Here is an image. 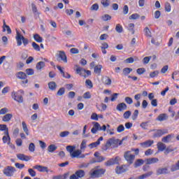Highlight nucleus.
Returning <instances> with one entry per match:
<instances>
[{
  "label": "nucleus",
  "mask_w": 179,
  "mask_h": 179,
  "mask_svg": "<svg viewBox=\"0 0 179 179\" xmlns=\"http://www.w3.org/2000/svg\"><path fill=\"white\" fill-rule=\"evenodd\" d=\"M125 141V138H123L122 141H120L118 138H109L104 146V150H108L110 148H118V146H120V145H122V142Z\"/></svg>",
  "instance_id": "obj_1"
},
{
  "label": "nucleus",
  "mask_w": 179,
  "mask_h": 179,
  "mask_svg": "<svg viewBox=\"0 0 179 179\" xmlns=\"http://www.w3.org/2000/svg\"><path fill=\"white\" fill-rule=\"evenodd\" d=\"M24 94V91L23 90H19L18 91H13L11 93V97L17 101V103H23V95Z\"/></svg>",
  "instance_id": "obj_2"
},
{
  "label": "nucleus",
  "mask_w": 179,
  "mask_h": 179,
  "mask_svg": "<svg viewBox=\"0 0 179 179\" xmlns=\"http://www.w3.org/2000/svg\"><path fill=\"white\" fill-rule=\"evenodd\" d=\"M94 127L91 129L92 134H97V131H103V132H106L107 131V126L106 124H103L102 127L100 125V124L97 122H94Z\"/></svg>",
  "instance_id": "obj_3"
},
{
  "label": "nucleus",
  "mask_w": 179,
  "mask_h": 179,
  "mask_svg": "<svg viewBox=\"0 0 179 179\" xmlns=\"http://www.w3.org/2000/svg\"><path fill=\"white\" fill-rule=\"evenodd\" d=\"M124 157L128 164H132L135 162V155L132 153V151H126L124 154Z\"/></svg>",
  "instance_id": "obj_4"
},
{
  "label": "nucleus",
  "mask_w": 179,
  "mask_h": 179,
  "mask_svg": "<svg viewBox=\"0 0 179 179\" xmlns=\"http://www.w3.org/2000/svg\"><path fill=\"white\" fill-rule=\"evenodd\" d=\"M76 71L77 72L78 75H80V76H83L84 78H87V76H90L92 75V71L89 70H86L80 66L76 65ZM83 73H87V76L83 75Z\"/></svg>",
  "instance_id": "obj_5"
},
{
  "label": "nucleus",
  "mask_w": 179,
  "mask_h": 179,
  "mask_svg": "<svg viewBox=\"0 0 179 179\" xmlns=\"http://www.w3.org/2000/svg\"><path fill=\"white\" fill-rule=\"evenodd\" d=\"M16 169L13 166H8L3 170V174L6 177H12L15 174Z\"/></svg>",
  "instance_id": "obj_6"
},
{
  "label": "nucleus",
  "mask_w": 179,
  "mask_h": 179,
  "mask_svg": "<svg viewBox=\"0 0 179 179\" xmlns=\"http://www.w3.org/2000/svg\"><path fill=\"white\" fill-rule=\"evenodd\" d=\"M120 160H121V157H120L111 158L110 159H109L106 162H105V166L108 167L110 166H114V164H118L120 163Z\"/></svg>",
  "instance_id": "obj_7"
},
{
  "label": "nucleus",
  "mask_w": 179,
  "mask_h": 179,
  "mask_svg": "<svg viewBox=\"0 0 179 179\" xmlns=\"http://www.w3.org/2000/svg\"><path fill=\"white\" fill-rule=\"evenodd\" d=\"M154 131V138H160L162 135H165V134H169V130L167 129H157V130H151Z\"/></svg>",
  "instance_id": "obj_8"
},
{
  "label": "nucleus",
  "mask_w": 179,
  "mask_h": 179,
  "mask_svg": "<svg viewBox=\"0 0 179 179\" xmlns=\"http://www.w3.org/2000/svg\"><path fill=\"white\" fill-rule=\"evenodd\" d=\"M106 173V169H100L91 172V176L93 178H99L100 176H103Z\"/></svg>",
  "instance_id": "obj_9"
},
{
  "label": "nucleus",
  "mask_w": 179,
  "mask_h": 179,
  "mask_svg": "<svg viewBox=\"0 0 179 179\" xmlns=\"http://www.w3.org/2000/svg\"><path fill=\"white\" fill-rule=\"evenodd\" d=\"M126 171H128V166L127 165L117 166L115 169L116 174H122V173H126Z\"/></svg>",
  "instance_id": "obj_10"
},
{
  "label": "nucleus",
  "mask_w": 179,
  "mask_h": 179,
  "mask_svg": "<svg viewBox=\"0 0 179 179\" xmlns=\"http://www.w3.org/2000/svg\"><path fill=\"white\" fill-rule=\"evenodd\" d=\"M81 155H82V150H74V152H73L70 156L73 159L75 158V157H77L78 159H83V158L85 157V155L80 156Z\"/></svg>",
  "instance_id": "obj_11"
},
{
  "label": "nucleus",
  "mask_w": 179,
  "mask_h": 179,
  "mask_svg": "<svg viewBox=\"0 0 179 179\" xmlns=\"http://www.w3.org/2000/svg\"><path fill=\"white\" fill-rule=\"evenodd\" d=\"M103 136H101L98 138V140L96 142L90 143L88 146L90 149H94V148H97L100 145V142L103 141Z\"/></svg>",
  "instance_id": "obj_12"
},
{
  "label": "nucleus",
  "mask_w": 179,
  "mask_h": 179,
  "mask_svg": "<svg viewBox=\"0 0 179 179\" xmlns=\"http://www.w3.org/2000/svg\"><path fill=\"white\" fill-rule=\"evenodd\" d=\"M34 169L37 170L38 171H40L41 173H48V167L47 166H43L41 165H36L34 166Z\"/></svg>",
  "instance_id": "obj_13"
},
{
  "label": "nucleus",
  "mask_w": 179,
  "mask_h": 179,
  "mask_svg": "<svg viewBox=\"0 0 179 179\" xmlns=\"http://www.w3.org/2000/svg\"><path fill=\"white\" fill-rule=\"evenodd\" d=\"M23 36L20 34V33L17 32V35L15 36V40L17 41V45L20 47L22 45V41H23Z\"/></svg>",
  "instance_id": "obj_14"
},
{
  "label": "nucleus",
  "mask_w": 179,
  "mask_h": 179,
  "mask_svg": "<svg viewBox=\"0 0 179 179\" xmlns=\"http://www.w3.org/2000/svg\"><path fill=\"white\" fill-rule=\"evenodd\" d=\"M4 134L5 136H3L2 138L3 143H7V145H8L10 142V136H9V131H5Z\"/></svg>",
  "instance_id": "obj_15"
},
{
  "label": "nucleus",
  "mask_w": 179,
  "mask_h": 179,
  "mask_svg": "<svg viewBox=\"0 0 179 179\" xmlns=\"http://www.w3.org/2000/svg\"><path fill=\"white\" fill-rule=\"evenodd\" d=\"M12 118H13V115L12 113H6L2 117V121L3 122H9Z\"/></svg>",
  "instance_id": "obj_16"
},
{
  "label": "nucleus",
  "mask_w": 179,
  "mask_h": 179,
  "mask_svg": "<svg viewBox=\"0 0 179 179\" xmlns=\"http://www.w3.org/2000/svg\"><path fill=\"white\" fill-rule=\"evenodd\" d=\"M17 157L19 160H22V162H29V160H30V157L24 154H18L17 155Z\"/></svg>",
  "instance_id": "obj_17"
},
{
  "label": "nucleus",
  "mask_w": 179,
  "mask_h": 179,
  "mask_svg": "<svg viewBox=\"0 0 179 179\" xmlns=\"http://www.w3.org/2000/svg\"><path fill=\"white\" fill-rule=\"evenodd\" d=\"M59 58L60 59V61H63L65 64L68 62V59L66 57V55L65 54V52L60 51L59 53Z\"/></svg>",
  "instance_id": "obj_18"
},
{
  "label": "nucleus",
  "mask_w": 179,
  "mask_h": 179,
  "mask_svg": "<svg viewBox=\"0 0 179 179\" xmlns=\"http://www.w3.org/2000/svg\"><path fill=\"white\" fill-rule=\"evenodd\" d=\"M127 103H120L116 106V110H117V111H124V110H127Z\"/></svg>",
  "instance_id": "obj_19"
},
{
  "label": "nucleus",
  "mask_w": 179,
  "mask_h": 179,
  "mask_svg": "<svg viewBox=\"0 0 179 179\" xmlns=\"http://www.w3.org/2000/svg\"><path fill=\"white\" fill-rule=\"evenodd\" d=\"M154 141L152 140H148L147 141L143 142L141 143V146L142 148H150L152 145Z\"/></svg>",
  "instance_id": "obj_20"
},
{
  "label": "nucleus",
  "mask_w": 179,
  "mask_h": 179,
  "mask_svg": "<svg viewBox=\"0 0 179 179\" xmlns=\"http://www.w3.org/2000/svg\"><path fill=\"white\" fill-rule=\"evenodd\" d=\"M169 118V115L166 113H162L160 114L157 117V121H166Z\"/></svg>",
  "instance_id": "obj_21"
},
{
  "label": "nucleus",
  "mask_w": 179,
  "mask_h": 179,
  "mask_svg": "<svg viewBox=\"0 0 179 179\" xmlns=\"http://www.w3.org/2000/svg\"><path fill=\"white\" fill-rule=\"evenodd\" d=\"M145 162L146 164H155V163H157V162H159V159L156 157L149 158L145 159Z\"/></svg>",
  "instance_id": "obj_22"
},
{
  "label": "nucleus",
  "mask_w": 179,
  "mask_h": 179,
  "mask_svg": "<svg viewBox=\"0 0 179 179\" xmlns=\"http://www.w3.org/2000/svg\"><path fill=\"white\" fill-rule=\"evenodd\" d=\"M101 69H103V66L101 64L95 66L94 72V73H96V75H100L101 73Z\"/></svg>",
  "instance_id": "obj_23"
},
{
  "label": "nucleus",
  "mask_w": 179,
  "mask_h": 179,
  "mask_svg": "<svg viewBox=\"0 0 179 179\" xmlns=\"http://www.w3.org/2000/svg\"><path fill=\"white\" fill-rule=\"evenodd\" d=\"M48 87L50 90L55 92V90H57V83H55L54 81H51L48 83Z\"/></svg>",
  "instance_id": "obj_24"
},
{
  "label": "nucleus",
  "mask_w": 179,
  "mask_h": 179,
  "mask_svg": "<svg viewBox=\"0 0 179 179\" xmlns=\"http://www.w3.org/2000/svg\"><path fill=\"white\" fill-rule=\"evenodd\" d=\"M157 149L159 150V152H163L164 150H166V144L162 143V142H159L157 144Z\"/></svg>",
  "instance_id": "obj_25"
},
{
  "label": "nucleus",
  "mask_w": 179,
  "mask_h": 179,
  "mask_svg": "<svg viewBox=\"0 0 179 179\" xmlns=\"http://www.w3.org/2000/svg\"><path fill=\"white\" fill-rule=\"evenodd\" d=\"M169 173V170L167 168H160L157 170V174L160 176V174H167Z\"/></svg>",
  "instance_id": "obj_26"
},
{
  "label": "nucleus",
  "mask_w": 179,
  "mask_h": 179,
  "mask_svg": "<svg viewBox=\"0 0 179 179\" xmlns=\"http://www.w3.org/2000/svg\"><path fill=\"white\" fill-rule=\"evenodd\" d=\"M152 174H153L152 171H149L146 173H144L141 176H139L138 177L136 178V179H145V178H148V177H150V176H152Z\"/></svg>",
  "instance_id": "obj_27"
},
{
  "label": "nucleus",
  "mask_w": 179,
  "mask_h": 179,
  "mask_svg": "<svg viewBox=\"0 0 179 179\" xmlns=\"http://www.w3.org/2000/svg\"><path fill=\"white\" fill-rule=\"evenodd\" d=\"M16 76L18 79H22V80L27 79V76L24 73V72H22V71L18 72Z\"/></svg>",
  "instance_id": "obj_28"
},
{
  "label": "nucleus",
  "mask_w": 179,
  "mask_h": 179,
  "mask_svg": "<svg viewBox=\"0 0 179 179\" xmlns=\"http://www.w3.org/2000/svg\"><path fill=\"white\" fill-rule=\"evenodd\" d=\"M56 149H58V147L54 144H51L48 147V152L50 153H54Z\"/></svg>",
  "instance_id": "obj_29"
},
{
  "label": "nucleus",
  "mask_w": 179,
  "mask_h": 179,
  "mask_svg": "<svg viewBox=\"0 0 179 179\" xmlns=\"http://www.w3.org/2000/svg\"><path fill=\"white\" fill-rule=\"evenodd\" d=\"M44 66H45V63L44 62H39L36 64L37 71H41Z\"/></svg>",
  "instance_id": "obj_30"
},
{
  "label": "nucleus",
  "mask_w": 179,
  "mask_h": 179,
  "mask_svg": "<svg viewBox=\"0 0 179 179\" xmlns=\"http://www.w3.org/2000/svg\"><path fill=\"white\" fill-rule=\"evenodd\" d=\"M143 163H145V161H143V159H138L134 163V166H135V167H141V166H142L143 164Z\"/></svg>",
  "instance_id": "obj_31"
},
{
  "label": "nucleus",
  "mask_w": 179,
  "mask_h": 179,
  "mask_svg": "<svg viewBox=\"0 0 179 179\" xmlns=\"http://www.w3.org/2000/svg\"><path fill=\"white\" fill-rule=\"evenodd\" d=\"M75 149H76V146H75V145H68L66 147V150H67V152H69L70 156H71V155H72V153H73Z\"/></svg>",
  "instance_id": "obj_32"
},
{
  "label": "nucleus",
  "mask_w": 179,
  "mask_h": 179,
  "mask_svg": "<svg viewBox=\"0 0 179 179\" xmlns=\"http://www.w3.org/2000/svg\"><path fill=\"white\" fill-rule=\"evenodd\" d=\"M34 40H35L36 43H43V38H41L38 34L34 35Z\"/></svg>",
  "instance_id": "obj_33"
},
{
  "label": "nucleus",
  "mask_w": 179,
  "mask_h": 179,
  "mask_svg": "<svg viewBox=\"0 0 179 179\" xmlns=\"http://www.w3.org/2000/svg\"><path fill=\"white\" fill-rule=\"evenodd\" d=\"M31 8H32V12L34 13L35 15H40V13H38V10H37V6H36V4L34 3H31Z\"/></svg>",
  "instance_id": "obj_34"
},
{
  "label": "nucleus",
  "mask_w": 179,
  "mask_h": 179,
  "mask_svg": "<svg viewBox=\"0 0 179 179\" xmlns=\"http://www.w3.org/2000/svg\"><path fill=\"white\" fill-rule=\"evenodd\" d=\"M162 141L164 143H169V142L171 141V134H169L166 136H164V138H162Z\"/></svg>",
  "instance_id": "obj_35"
},
{
  "label": "nucleus",
  "mask_w": 179,
  "mask_h": 179,
  "mask_svg": "<svg viewBox=\"0 0 179 179\" xmlns=\"http://www.w3.org/2000/svg\"><path fill=\"white\" fill-rule=\"evenodd\" d=\"M68 178V173L64 175H59L52 177V179H66Z\"/></svg>",
  "instance_id": "obj_36"
},
{
  "label": "nucleus",
  "mask_w": 179,
  "mask_h": 179,
  "mask_svg": "<svg viewBox=\"0 0 179 179\" xmlns=\"http://www.w3.org/2000/svg\"><path fill=\"white\" fill-rule=\"evenodd\" d=\"M76 174L78 178H82L83 177H85V171L78 170L76 172Z\"/></svg>",
  "instance_id": "obj_37"
},
{
  "label": "nucleus",
  "mask_w": 179,
  "mask_h": 179,
  "mask_svg": "<svg viewBox=\"0 0 179 179\" xmlns=\"http://www.w3.org/2000/svg\"><path fill=\"white\" fill-rule=\"evenodd\" d=\"M22 129L26 135L29 136V129L27 128V124H26L25 122H22Z\"/></svg>",
  "instance_id": "obj_38"
},
{
  "label": "nucleus",
  "mask_w": 179,
  "mask_h": 179,
  "mask_svg": "<svg viewBox=\"0 0 179 179\" xmlns=\"http://www.w3.org/2000/svg\"><path fill=\"white\" fill-rule=\"evenodd\" d=\"M104 160H106V158L99 155L97 158H96V160L92 162V163H101V162H104Z\"/></svg>",
  "instance_id": "obj_39"
},
{
  "label": "nucleus",
  "mask_w": 179,
  "mask_h": 179,
  "mask_svg": "<svg viewBox=\"0 0 179 179\" xmlns=\"http://www.w3.org/2000/svg\"><path fill=\"white\" fill-rule=\"evenodd\" d=\"M115 30L117 33H122L124 31V28L122 27V25L121 24H116Z\"/></svg>",
  "instance_id": "obj_40"
},
{
  "label": "nucleus",
  "mask_w": 179,
  "mask_h": 179,
  "mask_svg": "<svg viewBox=\"0 0 179 179\" xmlns=\"http://www.w3.org/2000/svg\"><path fill=\"white\" fill-rule=\"evenodd\" d=\"M101 3L103 8H108V6H110V0H101Z\"/></svg>",
  "instance_id": "obj_41"
},
{
  "label": "nucleus",
  "mask_w": 179,
  "mask_h": 179,
  "mask_svg": "<svg viewBox=\"0 0 179 179\" xmlns=\"http://www.w3.org/2000/svg\"><path fill=\"white\" fill-rule=\"evenodd\" d=\"M101 20L103 22H108V20H111V15H110L108 14H105V15H102Z\"/></svg>",
  "instance_id": "obj_42"
},
{
  "label": "nucleus",
  "mask_w": 179,
  "mask_h": 179,
  "mask_svg": "<svg viewBox=\"0 0 179 179\" xmlns=\"http://www.w3.org/2000/svg\"><path fill=\"white\" fill-rule=\"evenodd\" d=\"M171 171H177V170H179V160L176 164H173L171 167Z\"/></svg>",
  "instance_id": "obj_43"
},
{
  "label": "nucleus",
  "mask_w": 179,
  "mask_h": 179,
  "mask_svg": "<svg viewBox=\"0 0 179 179\" xmlns=\"http://www.w3.org/2000/svg\"><path fill=\"white\" fill-rule=\"evenodd\" d=\"M131 114L132 113H131V110H127L124 113L123 118H124V120H128L129 117H131Z\"/></svg>",
  "instance_id": "obj_44"
},
{
  "label": "nucleus",
  "mask_w": 179,
  "mask_h": 179,
  "mask_svg": "<svg viewBox=\"0 0 179 179\" xmlns=\"http://www.w3.org/2000/svg\"><path fill=\"white\" fill-rule=\"evenodd\" d=\"M144 33L147 37H152V32L150 31V29H149V27H147L144 29Z\"/></svg>",
  "instance_id": "obj_45"
},
{
  "label": "nucleus",
  "mask_w": 179,
  "mask_h": 179,
  "mask_svg": "<svg viewBox=\"0 0 179 179\" xmlns=\"http://www.w3.org/2000/svg\"><path fill=\"white\" fill-rule=\"evenodd\" d=\"M138 115H139V110H135L131 116L133 121H135L138 118Z\"/></svg>",
  "instance_id": "obj_46"
},
{
  "label": "nucleus",
  "mask_w": 179,
  "mask_h": 179,
  "mask_svg": "<svg viewBox=\"0 0 179 179\" xmlns=\"http://www.w3.org/2000/svg\"><path fill=\"white\" fill-rule=\"evenodd\" d=\"M85 86L88 87V89H92L93 87V83L90 79L86 80Z\"/></svg>",
  "instance_id": "obj_47"
},
{
  "label": "nucleus",
  "mask_w": 179,
  "mask_h": 179,
  "mask_svg": "<svg viewBox=\"0 0 179 179\" xmlns=\"http://www.w3.org/2000/svg\"><path fill=\"white\" fill-rule=\"evenodd\" d=\"M134 29H135V24L134 23H130L128 24L127 27V30H129V31H133V34L135 33V31H134Z\"/></svg>",
  "instance_id": "obj_48"
},
{
  "label": "nucleus",
  "mask_w": 179,
  "mask_h": 179,
  "mask_svg": "<svg viewBox=\"0 0 179 179\" xmlns=\"http://www.w3.org/2000/svg\"><path fill=\"white\" fill-rule=\"evenodd\" d=\"M0 131H4V132H9V129L6 124H0Z\"/></svg>",
  "instance_id": "obj_49"
},
{
  "label": "nucleus",
  "mask_w": 179,
  "mask_h": 179,
  "mask_svg": "<svg viewBox=\"0 0 179 179\" xmlns=\"http://www.w3.org/2000/svg\"><path fill=\"white\" fill-rule=\"evenodd\" d=\"M31 46L33 47L34 50H35V51H40V45H38V44H37L36 42H33L31 43Z\"/></svg>",
  "instance_id": "obj_50"
},
{
  "label": "nucleus",
  "mask_w": 179,
  "mask_h": 179,
  "mask_svg": "<svg viewBox=\"0 0 179 179\" xmlns=\"http://www.w3.org/2000/svg\"><path fill=\"white\" fill-rule=\"evenodd\" d=\"M27 75L29 76H31V75H34V70L33 69H27L25 70Z\"/></svg>",
  "instance_id": "obj_51"
},
{
  "label": "nucleus",
  "mask_w": 179,
  "mask_h": 179,
  "mask_svg": "<svg viewBox=\"0 0 179 179\" xmlns=\"http://www.w3.org/2000/svg\"><path fill=\"white\" fill-rule=\"evenodd\" d=\"M124 131H125V127H124V125L120 124L117 127V131L119 134H121V132H124Z\"/></svg>",
  "instance_id": "obj_52"
},
{
  "label": "nucleus",
  "mask_w": 179,
  "mask_h": 179,
  "mask_svg": "<svg viewBox=\"0 0 179 179\" xmlns=\"http://www.w3.org/2000/svg\"><path fill=\"white\" fill-rule=\"evenodd\" d=\"M145 72H146V69L145 68H139L136 70L138 75H143Z\"/></svg>",
  "instance_id": "obj_53"
},
{
  "label": "nucleus",
  "mask_w": 179,
  "mask_h": 179,
  "mask_svg": "<svg viewBox=\"0 0 179 179\" xmlns=\"http://www.w3.org/2000/svg\"><path fill=\"white\" fill-rule=\"evenodd\" d=\"M57 96H62L63 94H65V88L61 87L59 89V90L57 92Z\"/></svg>",
  "instance_id": "obj_54"
},
{
  "label": "nucleus",
  "mask_w": 179,
  "mask_h": 179,
  "mask_svg": "<svg viewBox=\"0 0 179 179\" xmlns=\"http://www.w3.org/2000/svg\"><path fill=\"white\" fill-rule=\"evenodd\" d=\"M29 150L31 152H34V150H36V145H34L33 143H31L29 145Z\"/></svg>",
  "instance_id": "obj_55"
},
{
  "label": "nucleus",
  "mask_w": 179,
  "mask_h": 179,
  "mask_svg": "<svg viewBox=\"0 0 179 179\" xmlns=\"http://www.w3.org/2000/svg\"><path fill=\"white\" fill-rule=\"evenodd\" d=\"M131 72H132V69L130 68H124L123 69V73L124 75L127 76V75H129V73H131Z\"/></svg>",
  "instance_id": "obj_56"
},
{
  "label": "nucleus",
  "mask_w": 179,
  "mask_h": 179,
  "mask_svg": "<svg viewBox=\"0 0 179 179\" xmlns=\"http://www.w3.org/2000/svg\"><path fill=\"white\" fill-rule=\"evenodd\" d=\"M124 101H125V103H127V104H132V103H134V100L132 99V98H131L129 96L125 97Z\"/></svg>",
  "instance_id": "obj_57"
},
{
  "label": "nucleus",
  "mask_w": 179,
  "mask_h": 179,
  "mask_svg": "<svg viewBox=\"0 0 179 179\" xmlns=\"http://www.w3.org/2000/svg\"><path fill=\"white\" fill-rule=\"evenodd\" d=\"M7 113H9V109L7 108H3L0 109V115H3L5 114H7Z\"/></svg>",
  "instance_id": "obj_58"
},
{
  "label": "nucleus",
  "mask_w": 179,
  "mask_h": 179,
  "mask_svg": "<svg viewBox=\"0 0 179 179\" xmlns=\"http://www.w3.org/2000/svg\"><path fill=\"white\" fill-rule=\"evenodd\" d=\"M103 83H104V85H106L107 86H110V85H111V79H110V78H108V77H106L104 78Z\"/></svg>",
  "instance_id": "obj_59"
},
{
  "label": "nucleus",
  "mask_w": 179,
  "mask_h": 179,
  "mask_svg": "<svg viewBox=\"0 0 179 179\" xmlns=\"http://www.w3.org/2000/svg\"><path fill=\"white\" fill-rule=\"evenodd\" d=\"M157 76H159V71H155L150 73V78H156Z\"/></svg>",
  "instance_id": "obj_60"
},
{
  "label": "nucleus",
  "mask_w": 179,
  "mask_h": 179,
  "mask_svg": "<svg viewBox=\"0 0 179 179\" xmlns=\"http://www.w3.org/2000/svg\"><path fill=\"white\" fill-rule=\"evenodd\" d=\"M69 135V131H62L59 134L60 138H66V136H68Z\"/></svg>",
  "instance_id": "obj_61"
},
{
  "label": "nucleus",
  "mask_w": 179,
  "mask_h": 179,
  "mask_svg": "<svg viewBox=\"0 0 179 179\" xmlns=\"http://www.w3.org/2000/svg\"><path fill=\"white\" fill-rule=\"evenodd\" d=\"M150 59H152V57H145L143 58V64H144L145 65L149 64V62L150 61Z\"/></svg>",
  "instance_id": "obj_62"
},
{
  "label": "nucleus",
  "mask_w": 179,
  "mask_h": 179,
  "mask_svg": "<svg viewBox=\"0 0 179 179\" xmlns=\"http://www.w3.org/2000/svg\"><path fill=\"white\" fill-rule=\"evenodd\" d=\"M130 20H136V19H139V15L138 13H134L132 14L130 17H129Z\"/></svg>",
  "instance_id": "obj_63"
},
{
  "label": "nucleus",
  "mask_w": 179,
  "mask_h": 179,
  "mask_svg": "<svg viewBox=\"0 0 179 179\" xmlns=\"http://www.w3.org/2000/svg\"><path fill=\"white\" fill-rule=\"evenodd\" d=\"M1 41L3 45H8V37H6V36H2Z\"/></svg>",
  "instance_id": "obj_64"
}]
</instances>
